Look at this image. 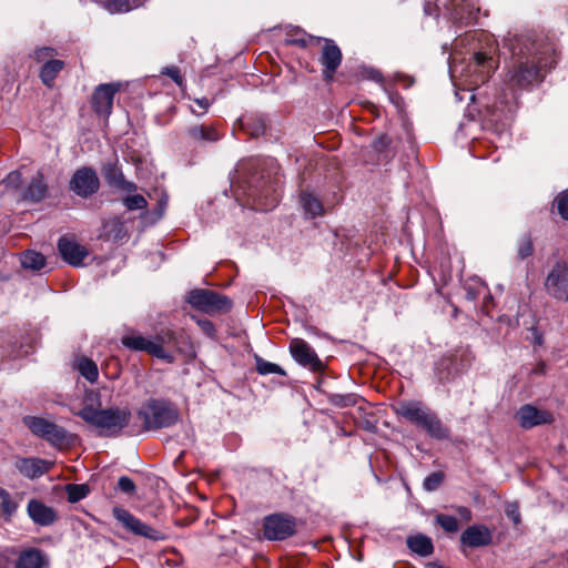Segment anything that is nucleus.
<instances>
[{"mask_svg":"<svg viewBox=\"0 0 568 568\" xmlns=\"http://www.w3.org/2000/svg\"><path fill=\"white\" fill-rule=\"evenodd\" d=\"M508 47L511 60L504 83L511 94L530 91L541 84L558 61L555 43L541 33L515 34Z\"/></svg>","mask_w":568,"mask_h":568,"instance_id":"obj_1","label":"nucleus"},{"mask_svg":"<svg viewBox=\"0 0 568 568\" xmlns=\"http://www.w3.org/2000/svg\"><path fill=\"white\" fill-rule=\"evenodd\" d=\"M396 413L423 429L437 440L448 439L450 429L443 424L438 415L418 400H402L396 406Z\"/></svg>","mask_w":568,"mask_h":568,"instance_id":"obj_2","label":"nucleus"},{"mask_svg":"<svg viewBox=\"0 0 568 568\" xmlns=\"http://www.w3.org/2000/svg\"><path fill=\"white\" fill-rule=\"evenodd\" d=\"M121 342L123 346L131 351L146 352L168 363H173L175 359L169 348H176L178 342L174 332L170 328L161 329L151 338L139 334L124 335Z\"/></svg>","mask_w":568,"mask_h":568,"instance_id":"obj_3","label":"nucleus"},{"mask_svg":"<svg viewBox=\"0 0 568 568\" xmlns=\"http://www.w3.org/2000/svg\"><path fill=\"white\" fill-rule=\"evenodd\" d=\"M78 416L85 423L99 428L101 435L116 436L129 425L131 412L119 407L95 409L92 406H85L78 413Z\"/></svg>","mask_w":568,"mask_h":568,"instance_id":"obj_4","label":"nucleus"},{"mask_svg":"<svg viewBox=\"0 0 568 568\" xmlns=\"http://www.w3.org/2000/svg\"><path fill=\"white\" fill-rule=\"evenodd\" d=\"M136 415L146 432L170 427L179 419L178 410L169 402L153 398L143 403Z\"/></svg>","mask_w":568,"mask_h":568,"instance_id":"obj_5","label":"nucleus"},{"mask_svg":"<svg viewBox=\"0 0 568 568\" xmlns=\"http://www.w3.org/2000/svg\"><path fill=\"white\" fill-rule=\"evenodd\" d=\"M187 302L194 308L209 315L224 313L232 307V302L227 296L204 288L191 291L187 296Z\"/></svg>","mask_w":568,"mask_h":568,"instance_id":"obj_6","label":"nucleus"},{"mask_svg":"<svg viewBox=\"0 0 568 568\" xmlns=\"http://www.w3.org/2000/svg\"><path fill=\"white\" fill-rule=\"evenodd\" d=\"M296 532V520L284 514H273L264 519L263 534L267 540H284Z\"/></svg>","mask_w":568,"mask_h":568,"instance_id":"obj_7","label":"nucleus"},{"mask_svg":"<svg viewBox=\"0 0 568 568\" xmlns=\"http://www.w3.org/2000/svg\"><path fill=\"white\" fill-rule=\"evenodd\" d=\"M69 187L80 197L92 196L100 187L97 172L89 166L78 169L70 179Z\"/></svg>","mask_w":568,"mask_h":568,"instance_id":"obj_8","label":"nucleus"},{"mask_svg":"<svg viewBox=\"0 0 568 568\" xmlns=\"http://www.w3.org/2000/svg\"><path fill=\"white\" fill-rule=\"evenodd\" d=\"M114 518L120 521L123 527H125L129 531L136 536H142L151 540H162L164 539V535L154 529L146 524L142 523L139 518L134 517L126 509L121 507H114L113 510Z\"/></svg>","mask_w":568,"mask_h":568,"instance_id":"obj_9","label":"nucleus"},{"mask_svg":"<svg viewBox=\"0 0 568 568\" xmlns=\"http://www.w3.org/2000/svg\"><path fill=\"white\" fill-rule=\"evenodd\" d=\"M546 292L556 300L562 301L568 293V263L557 262L545 281Z\"/></svg>","mask_w":568,"mask_h":568,"instance_id":"obj_10","label":"nucleus"},{"mask_svg":"<svg viewBox=\"0 0 568 568\" xmlns=\"http://www.w3.org/2000/svg\"><path fill=\"white\" fill-rule=\"evenodd\" d=\"M290 352L300 365L307 367L313 372H320L323 369L322 361L304 339H292L290 343Z\"/></svg>","mask_w":568,"mask_h":568,"instance_id":"obj_11","label":"nucleus"},{"mask_svg":"<svg viewBox=\"0 0 568 568\" xmlns=\"http://www.w3.org/2000/svg\"><path fill=\"white\" fill-rule=\"evenodd\" d=\"M516 418L519 426L524 429H530L536 426L551 424L555 420L551 412L539 409L530 404L523 405L518 409Z\"/></svg>","mask_w":568,"mask_h":568,"instance_id":"obj_12","label":"nucleus"},{"mask_svg":"<svg viewBox=\"0 0 568 568\" xmlns=\"http://www.w3.org/2000/svg\"><path fill=\"white\" fill-rule=\"evenodd\" d=\"M119 90V83H104L98 85L91 99L94 112L100 115L109 116L113 106V98Z\"/></svg>","mask_w":568,"mask_h":568,"instance_id":"obj_13","label":"nucleus"},{"mask_svg":"<svg viewBox=\"0 0 568 568\" xmlns=\"http://www.w3.org/2000/svg\"><path fill=\"white\" fill-rule=\"evenodd\" d=\"M323 48L320 58L321 64L324 67L323 77L326 81H331L341 65L342 51L338 45L332 40L322 38Z\"/></svg>","mask_w":568,"mask_h":568,"instance_id":"obj_14","label":"nucleus"},{"mask_svg":"<svg viewBox=\"0 0 568 568\" xmlns=\"http://www.w3.org/2000/svg\"><path fill=\"white\" fill-rule=\"evenodd\" d=\"M27 514L36 525L42 527L51 526L58 519L54 508L34 498L28 501Z\"/></svg>","mask_w":568,"mask_h":568,"instance_id":"obj_15","label":"nucleus"},{"mask_svg":"<svg viewBox=\"0 0 568 568\" xmlns=\"http://www.w3.org/2000/svg\"><path fill=\"white\" fill-rule=\"evenodd\" d=\"M58 250L62 258L72 266L82 265L84 258L89 254L88 250L83 245L67 237H61L59 240Z\"/></svg>","mask_w":568,"mask_h":568,"instance_id":"obj_16","label":"nucleus"},{"mask_svg":"<svg viewBox=\"0 0 568 568\" xmlns=\"http://www.w3.org/2000/svg\"><path fill=\"white\" fill-rule=\"evenodd\" d=\"M52 466V463L41 458H18L14 463V467L21 475L29 479H34L47 474Z\"/></svg>","mask_w":568,"mask_h":568,"instance_id":"obj_17","label":"nucleus"},{"mask_svg":"<svg viewBox=\"0 0 568 568\" xmlns=\"http://www.w3.org/2000/svg\"><path fill=\"white\" fill-rule=\"evenodd\" d=\"M491 538V532L486 526L473 525L463 531L460 541L468 547H483L489 545Z\"/></svg>","mask_w":568,"mask_h":568,"instance_id":"obj_18","label":"nucleus"},{"mask_svg":"<svg viewBox=\"0 0 568 568\" xmlns=\"http://www.w3.org/2000/svg\"><path fill=\"white\" fill-rule=\"evenodd\" d=\"M103 176L106 183L115 189H120L125 192H133L136 190V185L133 182H129L124 179L118 162H109L103 165Z\"/></svg>","mask_w":568,"mask_h":568,"instance_id":"obj_19","label":"nucleus"},{"mask_svg":"<svg viewBox=\"0 0 568 568\" xmlns=\"http://www.w3.org/2000/svg\"><path fill=\"white\" fill-rule=\"evenodd\" d=\"M48 193V185L44 181L42 172H38L29 182L22 193L24 201L38 203L45 199Z\"/></svg>","mask_w":568,"mask_h":568,"instance_id":"obj_20","label":"nucleus"},{"mask_svg":"<svg viewBox=\"0 0 568 568\" xmlns=\"http://www.w3.org/2000/svg\"><path fill=\"white\" fill-rule=\"evenodd\" d=\"M101 237L106 241H120L126 236L124 223L119 217L105 221L102 225Z\"/></svg>","mask_w":568,"mask_h":568,"instance_id":"obj_21","label":"nucleus"},{"mask_svg":"<svg viewBox=\"0 0 568 568\" xmlns=\"http://www.w3.org/2000/svg\"><path fill=\"white\" fill-rule=\"evenodd\" d=\"M187 135L194 142H216L221 134L213 125H194L187 129Z\"/></svg>","mask_w":568,"mask_h":568,"instance_id":"obj_22","label":"nucleus"},{"mask_svg":"<svg viewBox=\"0 0 568 568\" xmlns=\"http://www.w3.org/2000/svg\"><path fill=\"white\" fill-rule=\"evenodd\" d=\"M44 557L39 549L30 548L21 551L17 560V568H43Z\"/></svg>","mask_w":568,"mask_h":568,"instance_id":"obj_23","label":"nucleus"},{"mask_svg":"<svg viewBox=\"0 0 568 568\" xmlns=\"http://www.w3.org/2000/svg\"><path fill=\"white\" fill-rule=\"evenodd\" d=\"M407 547L422 557H428L434 552L433 541L429 537L418 534L407 538Z\"/></svg>","mask_w":568,"mask_h":568,"instance_id":"obj_24","label":"nucleus"},{"mask_svg":"<svg viewBox=\"0 0 568 568\" xmlns=\"http://www.w3.org/2000/svg\"><path fill=\"white\" fill-rule=\"evenodd\" d=\"M300 203L307 219H314L324 212L322 202L310 192L301 193Z\"/></svg>","mask_w":568,"mask_h":568,"instance_id":"obj_25","label":"nucleus"},{"mask_svg":"<svg viewBox=\"0 0 568 568\" xmlns=\"http://www.w3.org/2000/svg\"><path fill=\"white\" fill-rule=\"evenodd\" d=\"M74 367L90 383H95L99 378V368L94 361L89 357H78Z\"/></svg>","mask_w":568,"mask_h":568,"instance_id":"obj_26","label":"nucleus"},{"mask_svg":"<svg viewBox=\"0 0 568 568\" xmlns=\"http://www.w3.org/2000/svg\"><path fill=\"white\" fill-rule=\"evenodd\" d=\"M64 68L61 60L50 59L40 69V79L47 87H52L59 72Z\"/></svg>","mask_w":568,"mask_h":568,"instance_id":"obj_27","label":"nucleus"},{"mask_svg":"<svg viewBox=\"0 0 568 568\" xmlns=\"http://www.w3.org/2000/svg\"><path fill=\"white\" fill-rule=\"evenodd\" d=\"M23 424L38 437L43 438L55 424L42 417L26 416Z\"/></svg>","mask_w":568,"mask_h":568,"instance_id":"obj_28","label":"nucleus"},{"mask_svg":"<svg viewBox=\"0 0 568 568\" xmlns=\"http://www.w3.org/2000/svg\"><path fill=\"white\" fill-rule=\"evenodd\" d=\"M243 130L253 138H258L264 134L266 130V122L263 116H248L241 120Z\"/></svg>","mask_w":568,"mask_h":568,"instance_id":"obj_29","label":"nucleus"},{"mask_svg":"<svg viewBox=\"0 0 568 568\" xmlns=\"http://www.w3.org/2000/svg\"><path fill=\"white\" fill-rule=\"evenodd\" d=\"M18 503L13 500L12 496L8 490L0 487V509L1 515L6 520H10L18 510Z\"/></svg>","mask_w":568,"mask_h":568,"instance_id":"obj_30","label":"nucleus"},{"mask_svg":"<svg viewBox=\"0 0 568 568\" xmlns=\"http://www.w3.org/2000/svg\"><path fill=\"white\" fill-rule=\"evenodd\" d=\"M21 265L23 268H29L32 271H39L41 270L45 264L44 256L36 251H26L21 255Z\"/></svg>","mask_w":568,"mask_h":568,"instance_id":"obj_31","label":"nucleus"},{"mask_svg":"<svg viewBox=\"0 0 568 568\" xmlns=\"http://www.w3.org/2000/svg\"><path fill=\"white\" fill-rule=\"evenodd\" d=\"M43 439L53 446L61 447L69 444V434L64 428L55 424L52 428L49 429L47 436H44Z\"/></svg>","mask_w":568,"mask_h":568,"instance_id":"obj_32","label":"nucleus"},{"mask_svg":"<svg viewBox=\"0 0 568 568\" xmlns=\"http://www.w3.org/2000/svg\"><path fill=\"white\" fill-rule=\"evenodd\" d=\"M474 62L483 75V81H485L493 71V58L486 52H476L474 55Z\"/></svg>","mask_w":568,"mask_h":568,"instance_id":"obj_33","label":"nucleus"},{"mask_svg":"<svg viewBox=\"0 0 568 568\" xmlns=\"http://www.w3.org/2000/svg\"><path fill=\"white\" fill-rule=\"evenodd\" d=\"M90 493V488L85 484H70L67 486L68 500L70 503H78L85 498Z\"/></svg>","mask_w":568,"mask_h":568,"instance_id":"obj_34","label":"nucleus"},{"mask_svg":"<svg viewBox=\"0 0 568 568\" xmlns=\"http://www.w3.org/2000/svg\"><path fill=\"white\" fill-rule=\"evenodd\" d=\"M256 369L261 375H267V374H277L281 376L285 375L284 369L274 363L266 362L263 359L257 361Z\"/></svg>","mask_w":568,"mask_h":568,"instance_id":"obj_35","label":"nucleus"},{"mask_svg":"<svg viewBox=\"0 0 568 568\" xmlns=\"http://www.w3.org/2000/svg\"><path fill=\"white\" fill-rule=\"evenodd\" d=\"M436 523L447 532H456L459 529L457 519L449 515H437Z\"/></svg>","mask_w":568,"mask_h":568,"instance_id":"obj_36","label":"nucleus"},{"mask_svg":"<svg viewBox=\"0 0 568 568\" xmlns=\"http://www.w3.org/2000/svg\"><path fill=\"white\" fill-rule=\"evenodd\" d=\"M123 203L130 211L142 210L148 206L145 197L140 194L129 195L124 197Z\"/></svg>","mask_w":568,"mask_h":568,"instance_id":"obj_37","label":"nucleus"},{"mask_svg":"<svg viewBox=\"0 0 568 568\" xmlns=\"http://www.w3.org/2000/svg\"><path fill=\"white\" fill-rule=\"evenodd\" d=\"M518 256L524 260L530 256L534 252L532 241L529 235H524L519 242L517 247Z\"/></svg>","mask_w":568,"mask_h":568,"instance_id":"obj_38","label":"nucleus"},{"mask_svg":"<svg viewBox=\"0 0 568 568\" xmlns=\"http://www.w3.org/2000/svg\"><path fill=\"white\" fill-rule=\"evenodd\" d=\"M443 480H444L443 473L435 471L425 478L423 485L427 491H434L442 485Z\"/></svg>","mask_w":568,"mask_h":568,"instance_id":"obj_39","label":"nucleus"},{"mask_svg":"<svg viewBox=\"0 0 568 568\" xmlns=\"http://www.w3.org/2000/svg\"><path fill=\"white\" fill-rule=\"evenodd\" d=\"M322 42V38L313 37V36H303L300 38H294L288 41V43L297 45L300 48H307L312 44H318Z\"/></svg>","mask_w":568,"mask_h":568,"instance_id":"obj_40","label":"nucleus"},{"mask_svg":"<svg viewBox=\"0 0 568 568\" xmlns=\"http://www.w3.org/2000/svg\"><path fill=\"white\" fill-rule=\"evenodd\" d=\"M55 54H57L55 49H53L51 47H42V48L34 50L32 58L37 62H43L47 59L48 60L52 59Z\"/></svg>","mask_w":568,"mask_h":568,"instance_id":"obj_41","label":"nucleus"},{"mask_svg":"<svg viewBox=\"0 0 568 568\" xmlns=\"http://www.w3.org/2000/svg\"><path fill=\"white\" fill-rule=\"evenodd\" d=\"M390 143H392V139L387 134H381L373 140L372 148L376 152L383 153V152L387 151Z\"/></svg>","mask_w":568,"mask_h":568,"instance_id":"obj_42","label":"nucleus"},{"mask_svg":"<svg viewBox=\"0 0 568 568\" xmlns=\"http://www.w3.org/2000/svg\"><path fill=\"white\" fill-rule=\"evenodd\" d=\"M162 73L168 75L169 78H171L180 88L183 87L184 79H183V77L180 72V69L178 67H175V65L166 67L163 69Z\"/></svg>","mask_w":568,"mask_h":568,"instance_id":"obj_43","label":"nucleus"},{"mask_svg":"<svg viewBox=\"0 0 568 568\" xmlns=\"http://www.w3.org/2000/svg\"><path fill=\"white\" fill-rule=\"evenodd\" d=\"M106 7L111 12H126L132 9L126 0H109Z\"/></svg>","mask_w":568,"mask_h":568,"instance_id":"obj_44","label":"nucleus"},{"mask_svg":"<svg viewBox=\"0 0 568 568\" xmlns=\"http://www.w3.org/2000/svg\"><path fill=\"white\" fill-rule=\"evenodd\" d=\"M558 212L564 220H568V190L557 197Z\"/></svg>","mask_w":568,"mask_h":568,"instance_id":"obj_45","label":"nucleus"},{"mask_svg":"<svg viewBox=\"0 0 568 568\" xmlns=\"http://www.w3.org/2000/svg\"><path fill=\"white\" fill-rule=\"evenodd\" d=\"M118 488L125 494H133L135 491V484L128 476H121L118 480Z\"/></svg>","mask_w":568,"mask_h":568,"instance_id":"obj_46","label":"nucleus"},{"mask_svg":"<svg viewBox=\"0 0 568 568\" xmlns=\"http://www.w3.org/2000/svg\"><path fill=\"white\" fill-rule=\"evenodd\" d=\"M194 102L199 105V108L202 110L201 112H197L195 109L193 108H190L191 112L197 116H201L203 115L207 109L210 108L211 105V101L207 99V98H200V99H194Z\"/></svg>","mask_w":568,"mask_h":568,"instance_id":"obj_47","label":"nucleus"},{"mask_svg":"<svg viewBox=\"0 0 568 568\" xmlns=\"http://www.w3.org/2000/svg\"><path fill=\"white\" fill-rule=\"evenodd\" d=\"M247 183L248 196L253 197L254 200L258 199L262 195V191L260 190V182L255 179V176H252Z\"/></svg>","mask_w":568,"mask_h":568,"instance_id":"obj_48","label":"nucleus"},{"mask_svg":"<svg viewBox=\"0 0 568 568\" xmlns=\"http://www.w3.org/2000/svg\"><path fill=\"white\" fill-rule=\"evenodd\" d=\"M199 326L209 336H213L215 333V327L211 321H207V320L199 321Z\"/></svg>","mask_w":568,"mask_h":568,"instance_id":"obj_49","label":"nucleus"},{"mask_svg":"<svg viewBox=\"0 0 568 568\" xmlns=\"http://www.w3.org/2000/svg\"><path fill=\"white\" fill-rule=\"evenodd\" d=\"M507 516L517 525L520 523V514L517 507L510 506L507 509Z\"/></svg>","mask_w":568,"mask_h":568,"instance_id":"obj_50","label":"nucleus"},{"mask_svg":"<svg viewBox=\"0 0 568 568\" xmlns=\"http://www.w3.org/2000/svg\"><path fill=\"white\" fill-rule=\"evenodd\" d=\"M457 513L463 520H465V521L471 520V510L469 508L459 506L457 508Z\"/></svg>","mask_w":568,"mask_h":568,"instance_id":"obj_51","label":"nucleus"},{"mask_svg":"<svg viewBox=\"0 0 568 568\" xmlns=\"http://www.w3.org/2000/svg\"><path fill=\"white\" fill-rule=\"evenodd\" d=\"M8 184L10 185H14L17 186L20 181H21V174L19 172H11L8 176H7V180Z\"/></svg>","mask_w":568,"mask_h":568,"instance_id":"obj_52","label":"nucleus"},{"mask_svg":"<svg viewBox=\"0 0 568 568\" xmlns=\"http://www.w3.org/2000/svg\"><path fill=\"white\" fill-rule=\"evenodd\" d=\"M534 372H535L536 374H544V373H545V364H544V363L539 364V365L535 368V371H534Z\"/></svg>","mask_w":568,"mask_h":568,"instance_id":"obj_53","label":"nucleus"},{"mask_svg":"<svg viewBox=\"0 0 568 568\" xmlns=\"http://www.w3.org/2000/svg\"><path fill=\"white\" fill-rule=\"evenodd\" d=\"M536 343H537L538 345H541V343H542L541 337H537Z\"/></svg>","mask_w":568,"mask_h":568,"instance_id":"obj_54","label":"nucleus"}]
</instances>
